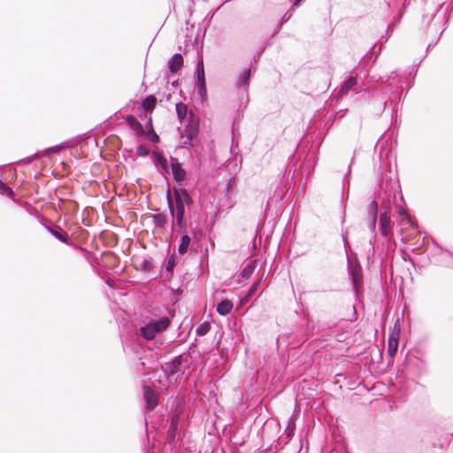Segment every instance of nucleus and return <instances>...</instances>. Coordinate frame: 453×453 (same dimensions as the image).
Returning a JSON list of instances; mask_svg holds the SVG:
<instances>
[{
    "mask_svg": "<svg viewBox=\"0 0 453 453\" xmlns=\"http://www.w3.org/2000/svg\"><path fill=\"white\" fill-rule=\"evenodd\" d=\"M170 323L171 321L167 317H163L157 320H151L141 327V334L146 340H152L156 337L157 334L165 331Z\"/></svg>",
    "mask_w": 453,
    "mask_h": 453,
    "instance_id": "nucleus-1",
    "label": "nucleus"
},
{
    "mask_svg": "<svg viewBox=\"0 0 453 453\" xmlns=\"http://www.w3.org/2000/svg\"><path fill=\"white\" fill-rule=\"evenodd\" d=\"M199 132V121L190 113L188 124L184 127L180 134L181 143L184 147H194Z\"/></svg>",
    "mask_w": 453,
    "mask_h": 453,
    "instance_id": "nucleus-2",
    "label": "nucleus"
},
{
    "mask_svg": "<svg viewBox=\"0 0 453 453\" xmlns=\"http://www.w3.org/2000/svg\"><path fill=\"white\" fill-rule=\"evenodd\" d=\"M143 391L144 399L147 403V408L153 410L157 405V396L155 391L148 386L143 388Z\"/></svg>",
    "mask_w": 453,
    "mask_h": 453,
    "instance_id": "nucleus-3",
    "label": "nucleus"
},
{
    "mask_svg": "<svg viewBox=\"0 0 453 453\" xmlns=\"http://www.w3.org/2000/svg\"><path fill=\"white\" fill-rule=\"evenodd\" d=\"M380 234L387 237L391 234L390 216L388 212L380 215Z\"/></svg>",
    "mask_w": 453,
    "mask_h": 453,
    "instance_id": "nucleus-4",
    "label": "nucleus"
},
{
    "mask_svg": "<svg viewBox=\"0 0 453 453\" xmlns=\"http://www.w3.org/2000/svg\"><path fill=\"white\" fill-rule=\"evenodd\" d=\"M173 195L175 198V202H180L183 204H191L193 203L192 198L190 197L189 194L186 189L180 188V189H174Z\"/></svg>",
    "mask_w": 453,
    "mask_h": 453,
    "instance_id": "nucleus-5",
    "label": "nucleus"
},
{
    "mask_svg": "<svg viewBox=\"0 0 453 453\" xmlns=\"http://www.w3.org/2000/svg\"><path fill=\"white\" fill-rule=\"evenodd\" d=\"M399 331H393L388 339V354L394 357L398 349L399 343Z\"/></svg>",
    "mask_w": 453,
    "mask_h": 453,
    "instance_id": "nucleus-6",
    "label": "nucleus"
},
{
    "mask_svg": "<svg viewBox=\"0 0 453 453\" xmlns=\"http://www.w3.org/2000/svg\"><path fill=\"white\" fill-rule=\"evenodd\" d=\"M183 57L180 54H174L168 62L171 73H177L183 66Z\"/></svg>",
    "mask_w": 453,
    "mask_h": 453,
    "instance_id": "nucleus-7",
    "label": "nucleus"
},
{
    "mask_svg": "<svg viewBox=\"0 0 453 453\" xmlns=\"http://www.w3.org/2000/svg\"><path fill=\"white\" fill-rule=\"evenodd\" d=\"M126 121L127 125L135 132V134L139 136L143 135L145 134L142 125L136 119V118L133 115H128L126 117Z\"/></svg>",
    "mask_w": 453,
    "mask_h": 453,
    "instance_id": "nucleus-8",
    "label": "nucleus"
},
{
    "mask_svg": "<svg viewBox=\"0 0 453 453\" xmlns=\"http://www.w3.org/2000/svg\"><path fill=\"white\" fill-rule=\"evenodd\" d=\"M176 203V221L177 225L180 228H184L186 226V223L184 220V212H185V204L180 202H175Z\"/></svg>",
    "mask_w": 453,
    "mask_h": 453,
    "instance_id": "nucleus-9",
    "label": "nucleus"
},
{
    "mask_svg": "<svg viewBox=\"0 0 453 453\" xmlns=\"http://www.w3.org/2000/svg\"><path fill=\"white\" fill-rule=\"evenodd\" d=\"M196 73H197V81H198V87L200 88V93H204L206 91V89H205V75H204L203 62H201L198 65Z\"/></svg>",
    "mask_w": 453,
    "mask_h": 453,
    "instance_id": "nucleus-10",
    "label": "nucleus"
},
{
    "mask_svg": "<svg viewBox=\"0 0 453 453\" xmlns=\"http://www.w3.org/2000/svg\"><path fill=\"white\" fill-rule=\"evenodd\" d=\"M172 173L177 181H181L186 178V172L179 163L172 164Z\"/></svg>",
    "mask_w": 453,
    "mask_h": 453,
    "instance_id": "nucleus-11",
    "label": "nucleus"
},
{
    "mask_svg": "<svg viewBox=\"0 0 453 453\" xmlns=\"http://www.w3.org/2000/svg\"><path fill=\"white\" fill-rule=\"evenodd\" d=\"M233 309V303L230 300H223L217 306V311L220 315H227Z\"/></svg>",
    "mask_w": 453,
    "mask_h": 453,
    "instance_id": "nucleus-12",
    "label": "nucleus"
},
{
    "mask_svg": "<svg viewBox=\"0 0 453 453\" xmlns=\"http://www.w3.org/2000/svg\"><path fill=\"white\" fill-rule=\"evenodd\" d=\"M157 104V98L154 96H148L142 103V107L145 111H152Z\"/></svg>",
    "mask_w": 453,
    "mask_h": 453,
    "instance_id": "nucleus-13",
    "label": "nucleus"
},
{
    "mask_svg": "<svg viewBox=\"0 0 453 453\" xmlns=\"http://www.w3.org/2000/svg\"><path fill=\"white\" fill-rule=\"evenodd\" d=\"M398 213L400 216L399 225H408L409 226H414V222L411 220L410 216L407 214L405 209H403V207H399Z\"/></svg>",
    "mask_w": 453,
    "mask_h": 453,
    "instance_id": "nucleus-14",
    "label": "nucleus"
},
{
    "mask_svg": "<svg viewBox=\"0 0 453 453\" xmlns=\"http://www.w3.org/2000/svg\"><path fill=\"white\" fill-rule=\"evenodd\" d=\"M256 267L257 260H251L242 271V277L247 280L250 279L252 276Z\"/></svg>",
    "mask_w": 453,
    "mask_h": 453,
    "instance_id": "nucleus-15",
    "label": "nucleus"
},
{
    "mask_svg": "<svg viewBox=\"0 0 453 453\" xmlns=\"http://www.w3.org/2000/svg\"><path fill=\"white\" fill-rule=\"evenodd\" d=\"M179 415H173L171 418V424L168 429V435L171 439H174L176 435V432L178 429V424H179Z\"/></svg>",
    "mask_w": 453,
    "mask_h": 453,
    "instance_id": "nucleus-16",
    "label": "nucleus"
},
{
    "mask_svg": "<svg viewBox=\"0 0 453 453\" xmlns=\"http://www.w3.org/2000/svg\"><path fill=\"white\" fill-rule=\"evenodd\" d=\"M176 113L180 121H182L188 115V106L180 102L176 104Z\"/></svg>",
    "mask_w": 453,
    "mask_h": 453,
    "instance_id": "nucleus-17",
    "label": "nucleus"
},
{
    "mask_svg": "<svg viewBox=\"0 0 453 453\" xmlns=\"http://www.w3.org/2000/svg\"><path fill=\"white\" fill-rule=\"evenodd\" d=\"M181 365L180 357H175L172 362L166 364V369L169 370L171 373H175L179 372L180 366Z\"/></svg>",
    "mask_w": 453,
    "mask_h": 453,
    "instance_id": "nucleus-18",
    "label": "nucleus"
},
{
    "mask_svg": "<svg viewBox=\"0 0 453 453\" xmlns=\"http://www.w3.org/2000/svg\"><path fill=\"white\" fill-rule=\"evenodd\" d=\"M190 237L188 234L182 235L180 244L178 248L179 253L181 255L185 254L188 251Z\"/></svg>",
    "mask_w": 453,
    "mask_h": 453,
    "instance_id": "nucleus-19",
    "label": "nucleus"
},
{
    "mask_svg": "<svg viewBox=\"0 0 453 453\" xmlns=\"http://www.w3.org/2000/svg\"><path fill=\"white\" fill-rule=\"evenodd\" d=\"M401 226V232L403 233L404 231H411L410 234H407L403 236V240L405 242H408L411 239L412 235L416 233V224L414 223L413 226H409L408 225H400Z\"/></svg>",
    "mask_w": 453,
    "mask_h": 453,
    "instance_id": "nucleus-20",
    "label": "nucleus"
},
{
    "mask_svg": "<svg viewBox=\"0 0 453 453\" xmlns=\"http://www.w3.org/2000/svg\"><path fill=\"white\" fill-rule=\"evenodd\" d=\"M261 280H262V277L259 280H257L256 282L253 283L251 288L249 289L246 296L242 299V303L247 302L255 294V292L257 290L258 287L260 286Z\"/></svg>",
    "mask_w": 453,
    "mask_h": 453,
    "instance_id": "nucleus-21",
    "label": "nucleus"
},
{
    "mask_svg": "<svg viewBox=\"0 0 453 453\" xmlns=\"http://www.w3.org/2000/svg\"><path fill=\"white\" fill-rule=\"evenodd\" d=\"M352 279L355 288H357L361 281V269L359 267L352 269Z\"/></svg>",
    "mask_w": 453,
    "mask_h": 453,
    "instance_id": "nucleus-22",
    "label": "nucleus"
},
{
    "mask_svg": "<svg viewBox=\"0 0 453 453\" xmlns=\"http://www.w3.org/2000/svg\"><path fill=\"white\" fill-rule=\"evenodd\" d=\"M49 231L55 236L57 237L58 240H60L61 242H68V235L65 232H59V231H57V230H54V229H50L49 228Z\"/></svg>",
    "mask_w": 453,
    "mask_h": 453,
    "instance_id": "nucleus-23",
    "label": "nucleus"
},
{
    "mask_svg": "<svg viewBox=\"0 0 453 453\" xmlns=\"http://www.w3.org/2000/svg\"><path fill=\"white\" fill-rule=\"evenodd\" d=\"M357 83V80L353 77L349 78L342 86V88L340 90V93H346L350 88H352L353 86H355Z\"/></svg>",
    "mask_w": 453,
    "mask_h": 453,
    "instance_id": "nucleus-24",
    "label": "nucleus"
},
{
    "mask_svg": "<svg viewBox=\"0 0 453 453\" xmlns=\"http://www.w3.org/2000/svg\"><path fill=\"white\" fill-rule=\"evenodd\" d=\"M0 193L9 197H12L14 195L12 189L2 181H0Z\"/></svg>",
    "mask_w": 453,
    "mask_h": 453,
    "instance_id": "nucleus-25",
    "label": "nucleus"
},
{
    "mask_svg": "<svg viewBox=\"0 0 453 453\" xmlns=\"http://www.w3.org/2000/svg\"><path fill=\"white\" fill-rule=\"evenodd\" d=\"M211 328V326L209 323L207 322H204L203 324H201L197 328H196V333L197 334L199 335H205L209 330Z\"/></svg>",
    "mask_w": 453,
    "mask_h": 453,
    "instance_id": "nucleus-26",
    "label": "nucleus"
},
{
    "mask_svg": "<svg viewBox=\"0 0 453 453\" xmlns=\"http://www.w3.org/2000/svg\"><path fill=\"white\" fill-rule=\"evenodd\" d=\"M146 134H147L148 139L150 141H151L152 142H154V143L159 142V141H160L159 136L154 131L153 127L150 128Z\"/></svg>",
    "mask_w": 453,
    "mask_h": 453,
    "instance_id": "nucleus-27",
    "label": "nucleus"
},
{
    "mask_svg": "<svg viewBox=\"0 0 453 453\" xmlns=\"http://www.w3.org/2000/svg\"><path fill=\"white\" fill-rule=\"evenodd\" d=\"M154 222L157 226H163L166 223V217L164 214L154 215Z\"/></svg>",
    "mask_w": 453,
    "mask_h": 453,
    "instance_id": "nucleus-28",
    "label": "nucleus"
},
{
    "mask_svg": "<svg viewBox=\"0 0 453 453\" xmlns=\"http://www.w3.org/2000/svg\"><path fill=\"white\" fill-rule=\"evenodd\" d=\"M136 151L140 157H145V156L149 155V152H150L149 149L147 147H145L144 145H139L136 149Z\"/></svg>",
    "mask_w": 453,
    "mask_h": 453,
    "instance_id": "nucleus-29",
    "label": "nucleus"
},
{
    "mask_svg": "<svg viewBox=\"0 0 453 453\" xmlns=\"http://www.w3.org/2000/svg\"><path fill=\"white\" fill-rule=\"evenodd\" d=\"M156 157H157V160L159 162V164L164 167L165 168L166 165H167V160L165 157H164L162 155L160 154H156Z\"/></svg>",
    "mask_w": 453,
    "mask_h": 453,
    "instance_id": "nucleus-30",
    "label": "nucleus"
},
{
    "mask_svg": "<svg viewBox=\"0 0 453 453\" xmlns=\"http://www.w3.org/2000/svg\"><path fill=\"white\" fill-rule=\"evenodd\" d=\"M250 69H247L243 72V77H242V84H247L248 83V81L250 79Z\"/></svg>",
    "mask_w": 453,
    "mask_h": 453,
    "instance_id": "nucleus-31",
    "label": "nucleus"
},
{
    "mask_svg": "<svg viewBox=\"0 0 453 453\" xmlns=\"http://www.w3.org/2000/svg\"><path fill=\"white\" fill-rule=\"evenodd\" d=\"M372 210H373L372 224L375 225L376 217H377V203H376V202H372Z\"/></svg>",
    "mask_w": 453,
    "mask_h": 453,
    "instance_id": "nucleus-32",
    "label": "nucleus"
},
{
    "mask_svg": "<svg viewBox=\"0 0 453 453\" xmlns=\"http://www.w3.org/2000/svg\"><path fill=\"white\" fill-rule=\"evenodd\" d=\"M167 199H168L170 212L173 216L174 215V207L173 205V200H172V198L170 196V194L168 195Z\"/></svg>",
    "mask_w": 453,
    "mask_h": 453,
    "instance_id": "nucleus-33",
    "label": "nucleus"
},
{
    "mask_svg": "<svg viewBox=\"0 0 453 453\" xmlns=\"http://www.w3.org/2000/svg\"><path fill=\"white\" fill-rule=\"evenodd\" d=\"M149 125H150V128L153 127H152V120H151V118L149 119V121H148Z\"/></svg>",
    "mask_w": 453,
    "mask_h": 453,
    "instance_id": "nucleus-34",
    "label": "nucleus"
},
{
    "mask_svg": "<svg viewBox=\"0 0 453 453\" xmlns=\"http://www.w3.org/2000/svg\"><path fill=\"white\" fill-rule=\"evenodd\" d=\"M301 1H302V0H296V2H295V4H294V5H295V6H296V5H298V4H299Z\"/></svg>",
    "mask_w": 453,
    "mask_h": 453,
    "instance_id": "nucleus-35",
    "label": "nucleus"
}]
</instances>
